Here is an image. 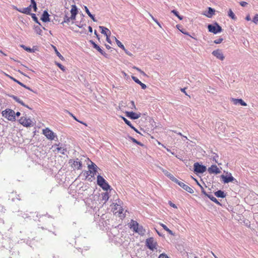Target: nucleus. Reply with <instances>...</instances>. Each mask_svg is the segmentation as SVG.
I'll return each mask as SVG.
<instances>
[{"instance_id": "f257e3e1", "label": "nucleus", "mask_w": 258, "mask_h": 258, "mask_svg": "<svg viewBox=\"0 0 258 258\" xmlns=\"http://www.w3.org/2000/svg\"><path fill=\"white\" fill-rule=\"evenodd\" d=\"M3 116L11 121L15 120V112L11 109H7L2 112Z\"/></svg>"}, {"instance_id": "f03ea898", "label": "nucleus", "mask_w": 258, "mask_h": 258, "mask_svg": "<svg viewBox=\"0 0 258 258\" xmlns=\"http://www.w3.org/2000/svg\"><path fill=\"white\" fill-rule=\"evenodd\" d=\"M97 184L105 190H107L110 188V185L104 178L100 175L97 176Z\"/></svg>"}, {"instance_id": "7ed1b4c3", "label": "nucleus", "mask_w": 258, "mask_h": 258, "mask_svg": "<svg viewBox=\"0 0 258 258\" xmlns=\"http://www.w3.org/2000/svg\"><path fill=\"white\" fill-rule=\"evenodd\" d=\"M209 31L214 34H217L221 32L222 31V29L217 23L214 25L209 24L208 26Z\"/></svg>"}, {"instance_id": "20e7f679", "label": "nucleus", "mask_w": 258, "mask_h": 258, "mask_svg": "<svg viewBox=\"0 0 258 258\" xmlns=\"http://www.w3.org/2000/svg\"><path fill=\"white\" fill-rule=\"evenodd\" d=\"M20 123L24 126L30 127L34 125V123L32 120L28 118L22 117L19 120Z\"/></svg>"}, {"instance_id": "39448f33", "label": "nucleus", "mask_w": 258, "mask_h": 258, "mask_svg": "<svg viewBox=\"0 0 258 258\" xmlns=\"http://www.w3.org/2000/svg\"><path fill=\"white\" fill-rule=\"evenodd\" d=\"M146 246L151 250H154L156 249L157 242L155 241L153 237L147 239L146 241Z\"/></svg>"}, {"instance_id": "423d86ee", "label": "nucleus", "mask_w": 258, "mask_h": 258, "mask_svg": "<svg viewBox=\"0 0 258 258\" xmlns=\"http://www.w3.org/2000/svg\"><path fill=\"white\" fill-rule=\"evenodd\" d=\"M43 135L49 140H53L56 137L54 133L48 128L43 130Z\"/></svg>"}, {"instance_id": "0eeeda50", "label": "nucleus", "mask_w": 258, "mask_h": 258, "mask_svg": "<svg viewBox=\"0 0 258 258\" xmlns=\"http://www.w3.org/2000/svg\"><path fill=\"white\" fill-rule=\"evenodd\" d=\"M194 171L196 173H203L206 171V167L196 162L194 165Z\"/></svg>"}, {"instance_id": "6e6552de", "label": "nucleus", "mask_w": 258, "mask_h": 258, "mask_svg": "<svg viewBox=\"0 0 258 258\" xmlns=\"http://www.w3.org/2000/svg\"><path fill=\"white\" fill-rule=\"evenodd\" d=\"M174 182L178 184L180 187H181L183 189H184L185 190L188 192L189 193H194V190L190 187L184 184L183 182L179 181L176 178V180H174Z\"/></svg>"}, {"instance_id": "1a4fd4ad", "label": "nucleus", "mask_w": 258, "mask_h": 258, "mask_svg": "<svg viewBox=\"0 0 258 258\" xmlns=\"http://www.w3.org/2000/svg\"><path fill=\"white\" fill-rule=\"evenodd\" d=\"M212 53L217 58H218L221 60H223L225 58V56H224L222 50L220 49H218L215 50L212 52Z\"/></svg>"}, {"instance_id": "9d476101", "label": "nucleus", "mask_w": 258, "mask_h": 258, "mask_svg": "<svg viewBox=\"0 0 258 258\" xmlns=\"http://www.w3.org/2000/svg\"><path fill=\"white\" fill-rule=\"evenodd\" d=\"M91 163L90 165H88V168L90 171V174L91 176H94V175L96 174L97 172L98 167L95 164H94L92 162H91Z\"/></svg>"}, {"instance_id": "9b49d317", "label": "nucleus", "mask_w": 258, "mask_h": 258, "mask_svg": "<svg viewBox=\"0 0 258 258\" xmlns=\"http://www.w3.org/2000/svg\"><path fill=\"white\" fill-rule=\"evenodd\" d=\"M208 171L210 174H218L221 172L219 168L215 165H213L208 169Z\"/></svg>"}, {"instance_id": "f8f14e48", "label": "nucleus", "mask_w": 258, "mask_h": 258, "mask_svg": "<svg viewBox=\"0 0 258 258\" xmlns=\"http://www.w3.org/2000/svg\"><path fill=\"white\" fill-rule=\"evenodd\" d=\"M126 115L127 117H129L132 119H136L140 117L141 114V113H137L134 112L126 111Z\"/></svg>"}, {"instance_id": "ddd939ff", "label": "nucleus", "mask_w": 258, "mask_h": 258, "mask_svg": "<svg viewBox=\"0 0 258 258\" xmlns=\"http://www.w3.org/2000/svg\"><path fill=\"white\" fill-rule=\"evenodd\" d=\"M221 178L223 179L224 183H229L230 182L236 181V179L230 174L229 176L222 175Z\"/></svg>"}, {"instance_id": "4468645a", "label": "nucleus", "mask_w": 258, "mask_h": 258, "mask_svg": "<svg viewBox=\"0 0 258 258\" xmlns=\"http://www.w3.org/2000/svg\"><path fill=\"white\" fill-rule=\"evenodd\" d=\"M90 42L93 45V47L97 50L102 55L105 56L106 57H107V54L104 52V51L99 47V46L96 44L92 40H90Z\"/></svg>"}, {"instance_id": "2eb2a0df", "label": "nucleus", "mask_w": 258, "mask_h": 258, "mask_svg": "<svg viewBox=\"0 0 258 258\" xmlns=\"http://www.w3.org/2000/svg\"><path fill=\"white\" fill-rule=\"evenodd\" d=\"M71 13V16L70 17V18L71 19V20L74 21L76 19V17L78 13L77 8L75 5H73L72 6Z\"/></svg>"}, {"instance_id": "dca6fc26", "label": "nucleus", "mask_w": 258, "mask_h": 258, "mask_svg": "<svg viewBox=\"0 0 258 258\" xmlns=\"http://www.w3.org/2000/svg\"><path fill=\"white\" fill-rule=\"evenodd\" d=\"M14 9L18 11V12L27 14V15H31V11H30V8H25L22 9L18 8L17 7L14 6Z\"/></svg>"}, {"instance_id": "f3484780", "label": "nucleus", "mask_w": 258, "mask_h": 258, "mask_svg": "<svg viewBox=\"0 0 258 258\" xmlns=\"http://www.w3.org/2000/svg\"><path fill=\"white\" fill-rule=\"evenodd\" d=\"M159 168L164 173V174L169 178H170L172 181H174V180H176V178L174 177V176L169 173L168 171L164 169L161 167H159Z\"/></svg>"}, {"instance_id": "a211bd4d", "label": "nucleus", "mask_w": 258, "mask_h": 258, "mask_svg": "<svg viewBox=\"0 0 258 258\" xmlns=\"http://www.w3.org/2000/svg\"><path fill=\"white\" fill-rule=\"evenodd\" d=\"M99 28L101 30L102 34L105 35L106 36H110L111 32L108 29L103 26H99Z\"/></svg>"}, {"instance_id": "6ab92c4d", "label": "nucleus", "mask_w": 258, "mask_h": 258, "mask_svg": "<svg viewBox=\"0 0 258 258\" xmlns=\"http://www.w3.org/2000/svg\"><path fill=\"white\" fill-rule=\"evenodd\" d=\"M114 209L117 210V212L115 213H118V215L121 217L122 216L121 214L123 213V209L118 204H115L114 205Z\"/></svg>"}, {"instance_id": "aec40b11", "label": "nucleus", "mask_w": 258, "mask_h": 258, "mask_svg": "<svg viewBox=\"0 0 258 258\" xmlns=\"http://www.w3.org/2000/svg\"><path fill=\"white\" fill-rule=\"evenodd\" d=\"M232 101L233 102V103L235 105L237 104H240L242 106H246L247 104L243 101L241 99H235L232 98Z\"/></svg>"}, {"instance_id": "412c9836", "label": "nucleus", "mask_w": 258, "mask_h": 258, "mask_svg": "<svg viewBox=\"0 0 258 258\" xmlns=\"http://www.w3.org/2000/svg\"><path fill=\"white\" fill-rule=\"evenodd\" d=\"M49 17V15L48 12L45 11L42 14L41 20L44 22H49L50 21Z\"/></svg>"}, {"instance_id": "4be33fe9", "label": "nucleus", "mask_w": 258, "mask_h": 258, "mask_svg": "<svg viewBox=\"0 0 258 258\" xmlns=\"http://www.w3.org/2000/svg\"><path fill=\"white\" fill-rule=\"evenodd\" d=\"M215 10L211 7L208 8V11L207 13H204L203 15H205L208 18H211L215 14Z\"/></svg>"}, {"instance_id": "5701e85b", "label": "nucleus", "mask_w": 258, "mask_h": 258, "mask_svg": "<svg viewBox=\"0 0 258 258\" xmlns=\"http://www.w3.org/2000/svg\"><path fill=\"white\" fill-rule=\"evenodd\" d=\"M132 79L137 84H139L143 89H145L147 88L146 85L142 83L137 78L134 76H132Z\"/></svg>"}, {"instance_id": "b1692460", "label": "nucleus", "mask_w": 258, "mask_h": 258, "mask_svg": "<svg viewBox=\"0 0 258 258\" xmlns=\"http://www.w3.org/2000/svg\"><path fill=\"white\" fill-rule=\"evenodd\" d=\"M215 195L218 198H224L226 197V194L224 191L219 190L215 192Z\"/></svg>"}, {"instance_id": "393cba45", "label": "nucleus", "mask_w": 258, "mask_h": 258, "mask_svg": "<svg viewBox=\"0 0 258 258\" xmlns=\"http://www.w3.org/2000/svg\"><path fill=\"white\" fill-rule=\"evenodd\" d=\"M73 165L74 167L77 169H80L82 167V163L78 159L76 161H74Z\"/></svg>"}, {"instance_id": "a878e982", "label": "nucleus", "mask_w": 258, "mask_h": 258, "mask_svg": "<svg viewBox=\"0 0 258 258\" xmlns=\"http://www.w3.org/2000/svg\"><path fill=\"white\" fill-rule=\"evenodd\" d=\"M102 200L104 201V203H105L109 199V196L107 192H103L101 194Z\"/></svg>"}, {"instance_id": "bb28decb", "label": "nucleus", "mask_w": 258, "mask_h": 258, "mask_svg": "<svg viewBox=\"0 0 258 258\" xmlns=\"http://www.w3.org/2000/svg\"><path fill=\"white\" fill-rule=\"evenodd\" d=\"M11 79H12L14 81L17 82L18 84H19L20 85H21V86L25 88L26 89H28V90H29L30 91H32L29 87H27V86H26L25 85H24V84H23L22 83L20 82V81L17 80L16 79H15V78H13V77H10Z\"/></svg>"}, {"instance_id": "cd10ccee", "label": "nucleus", "mask_w": 258, "mask_h": 258, "mask_svg": "<svg viewBox=\"0 0 258 258\" xmlns=\"http://www.w3.org/2000/svg\"><path fill=\"white\" fill-rule=\"evenodd\" d=\"M145 230L141 226H139L138 229L136 231V232L142 235L145 234Z\"/></svg>"}, {"instance_id": "c85d7f7f", "label": "nucleus", "mask_w": 258, "mask_h": 258, "mask_svg": "<svg viewBox=\"0 0 258 258\" xmlns=\"http://www.w3.org/2000/svg\"><path fill=\"white\" fill-rule=\"evenodd\" d=\"M207 197H208L211 201L216 203L217 204L221 205V204L218 202L216 198L214 197L212 195H209Z\"/></svg>"}, {"instance_id": "c756f323", "label": "nucleus", "mask_w": 258, "mask_h": 258, "mask_svg": "<svg viewBox=\"0 0 258 258\" xmlns=\"http://www.w3.org/2000/svg\"><path fill=\"white\" fill-rule=\"evenodd\" d=\"M228 16L233 20H236V19L235 15L231 9L228 12Z\"/></svg>"}, {"instance_id": "7c9ffc66", "label": "nucleus", "mask_w": 258, "mask_h": 258, "mask_svg": "<svg viewBox=\"0 0 258 258\" xmlns=\"http://www.w3.org/2000/svg\"><path fill=\"white\" fill-rule=\"evenodd\" d=\"M218 157V154L215 153H212L211 156V159L216 163H218L217 159Z\"/></svg>"}, {"instance_id": "2f4dec72", "label": "nucleus", "mask_w": 258, "mask_h": 258, "mask_svg": "<svg viewBox=\"0 0 258 258\" xmlns=\"http://www.w3.org/2000/svg\"><path fill=\"white\" fill-rule=\"evenodd\" d=\"M139 227V226L138 223L136 221H133V224L132 225V228H133V229L135 232L138 229Z\"/></svg>"}, {"instance_id": "473e14b6", "label": "nucleus", "mask_w": 258, "mask_h": 258, "mask_svg": "<svg viewBox=\"0 0 258 258\" xmlns=\"http://www.w3.org/2000/svg\"><path fill=\"white\" fill-rule=\"evenodd\" d=\"M115 41L116 42V44L117 45H118V47H119L120 48H122V49H124V45L121 43V42L119 41L118 39H117L115 37Z\"/></svg>"}, {"instance_id": "72a5a7b5", "label": "nucleus", "mask_w": 258, "mask_h": 258, "mask_svg": "<svg viewBox=\"0 0 258 258\" xmlns=\"http://www.w3.org/2000/svg\"><path fill=\"white\" fill-rule=\"evenodd\" d=\"M57 150L58 152H60L61 154H64L65 152L67 151L66 149H64L62 147H58L57 148Z\"/></svg>"}, {"instance_id": "f704fd0d", "label": "nucleus", "mask_w": 258, "mask_h": 258, "mask_svg": "<svg viewBox=\"0 0 258 258\" xmlns=\"http://www.w3.org/2000/svg\"><path fill=\"white\" fill-rule=\"evenodd\" d=\"M55 52L57 55V56L61 60H64V57L62 56V55L57 51L56 48L55 47H54Z\"/></svg>"}, {"instance_id": "c9c22d12", "label": "nucleus", "mask_w": 258, "mask_h": 258, "mask_svg": "<svg viewBox=\"0 0 258 258\" xmlns=\"http://www.w3.org/2000/svg\"><path fill=\"white\" fill-rule=\"evenodd\" d=\"M71 20V19L70 18V17H69L68 16H67V15H66L64 17L63 22H62V23H68L70 22Z\"/></svg>"}, {"instance_id": "e433bc0d", "label": "nucleus", "mask_w": 258, "mask_h": 258, "mask_svg": "<svg viewBox=\"0 0 258 258\" xmlns=\"http://www.w3.org/2000/svg\"><path fill=\"white\" fill-rule=\"evenodd\" d=\"M122 119L126 124H127L131 128H134V126L132 125V124H131V122L129 120H128L126 118H125L124 117H122Z\"/></svg>"}, {"instance_id": "4c0bfd02", "label": "nucleus", "mask_w": 258, "mask_h": 258, "mask_svg": "<svg viewBox=\"0 0 258 258\" xmlns=\"http://www.w3.org/2000/svg\"><path fill=\"white\" fill-rule=\"evenodd\" d=\"M171 13L174 14L176 16H177L180 20H182L183 17L178 15V13L175 10H172Z\"/></svg>"}, {"instance_id": "58836bf2", "label": "nucleus", "mask_w": 258, "mask_h": 258, "mask_svg": "<svg viewBox=\"0 0 258 258\" xmlns=\"http://www.w3.org/2000/svg\"><path fill=\"white\" fill-rule=\"evenodd\" d=\"M32 18V19H33V20L37 23L39 24V25H40V23L38 21V20L37 19V18L36 17V15L35 14H31L30 15Z\"/></svg>"}, {"instance_id": "ea45409f", "label": "nucleus", "mask_w": 258, "mask_h": 258, "mask_svg": "<svg viewBox=\"0 0 258 258\" xmlns=\"http://www.w3.org/2000/svg\"><path fill=\"white\" fill-rule=\"evenodd\" d=\"M129 138H130V139L131 140H132L134 143H136V144H138V145H140V146H143V144H142L141 143H140V142H138L137 140H136L135 139H134V138H133V137H129Z\"/></svg>"}, {"instance_id": "a19ab883", "label": "nucleus", "mask_w": 258, "mask_h": 258, "mask_svg": "<svg viewBox=\"0 0 258 258\" xmlns=\"http://www.w3.org/2000/svg\"><path fill=\"white\" fill-rule=\"evenodd\" d=\"M197 183L198 184V185H199V186L201 187V190H202V192L206 196L208 197V196L209 195V194H208L204 190V187L201 185L198 182H197Z\"/></svg>"}, {"instance_id": "79ce46f5", "label": "nucleus", "mask_w": 258, "mask_h": 258, "mask_svg": "<svg viewBox=\"0 0 258 258\" xmlns=\"http://www.w3.org/2000/svg\"><path fill=\"white\" fill-rule=\"evenodd\" d=\"M11 97L14 100H15L16 102H17L18 103H20V101H21V100L20 99H19V98H18L17 96H14V95H11Z\"/></svg>"}, {"instance_id": "37998d69", "label": "nucleus", "mask_w": 258, "mask_h": 258, "mask_svg": "<svg viewBox=\"0 0 258 258\" xmlns=\"http://www.w3.org/2000/svg\"><path fill=\"white\" fill-rule=\"evenodd\" d=\"M223 40V38H219L218 39L215 40L214 42L216 44H220L222 42Z\"/></svg>"}, {"instance_id": "c03bdc74", "label": "nucleus", "mask_w": 258, "mask_h": 258, "mask_svg": "<svg viewBox=\"0 0 258 258\" xmlns=\"http://www.w3.org/2000/svg\"><path fill=\"white\" fill-rule=\"evenodd\" d=\"M21 47H22L25 50H26V51L29 52H32V49L29 47H27L26 46H25V45H22Z\"/></svg>"}, {"instance_id": "a18cd8bd", "label": "nucleus", "mask_w": 258, "mask_h": 258, "mask_svg": "<svg viewBox=\"0 0 258 258\" xmlns=\"http://www.w3.org/2000/svg\"><path fill=\"white\" fill-rule=\"evenodd\" d=\"M252 21L255 24H256L258 22V14H256L253 18Z\"/></svg>"}, {"instance_id": "49530a36", "label": "nucleus", "mask_w": 258, "mask_h": 258, "mask_svg": "<svg viewBox=\"0 0 258 258\" xmlns=\"http://www.w3.org/2000/svg\"><path fill=\"white\" fill-rule=\"evenodd\" d=\"M57 66L63 71H65V67L59 63H56Z\"/></svg>"}, {"instance_id": "de8ad7c7", "label": "nucleus", "mask_w": 258, "mask_h": 258, "mask_svg": "<svg viewBox=\"0 0 258 258\" xmlns=\"http://www.w3.org/2000/svg\"><path fill=\"white\" fill-rule=\"evenodd\" d=\"M70 115L73 117V118L75 120H76V121H78V122H80V123H82V124H84V125H87V124H86V123H84V122H81V121H79V120L77 119V118L76 117V116H75L73 114H72V113H70Z\"/></svg>"}, {"instance_id": "09e8293b", "label": "nucleus", "mask_w": 258, "mask_h": 258, "mask_svg": "<svg viewBox=\"0 0 258 258\" xmlns=\"http://www.w3.org/2000/svg\"><path fill=\"white\" fill-rule=\"evenodd\" d=\"M152 17V19L154 20V21L160 27H161V26L159 22L157 21V19H155L152 15H150Z\"/></svg>"}, {"instance_id": "8fccbe9b", "label": "nucleus", "mask_w": 258, "mask_h": 258, "mask_svg": "<svg viewBox=\"0 0 258 258\" xmlns=\"http://www.w3.org/2000/svg\"><path fill=\"white\" fill-rule=\"evenodd\" d=\"M131 105L130 106V107L131 109H136V106H135V103H134V102L133 101H132L131 102Z\"/></svg>"}, {"instance_id": "3c124183", "label": "nucleus", "mask_w": 258, "mask_h": 258, "mask_svg": "<svg viewBox=\"0 0 258 258\" xmlns=\"http://www.w3.org/2000/svg\"><path fill=\"white\" fill-rule=\"evenodd\" d=\"M159 258H169L166 254L162 253L159 256Z\"/></svg>"}, {"instance_id": "603ef678", "label": "nucleus", "mask_w": 258, "mask_h": 258, "mask_svg": "<svg viewBox=\"0 0 258 258\" xmlns=\"http://www.w3.org/2000/svg\"><path fill=\"white\" fill-rule=\"evenodd\" d=\"M123 50L124 51V52H125V53H126L127 55H129V56H131L133 55L132 53H131L130 52H129V51H128L127 49H126L125 48H124V49H123Z\"/></svg>"}, {"instance_id": "864d4df0", "label": "nucleus", "mask_w": 258, "mask_h": 258, "mask_svg": "<svg viewBox=\"0 0 258 258\" xmlns=\"http://www.w3.org/2000/svg\"><path fill=\"white\" fill-rule=\"evenodd\" d=\"M88 16L92 19V20L94 21V22H96L97 20H96V19L95 18L94 16L91 14H90V15H88Z\"/></svg>"}, {"instance_id": "5fc2aeb1", "label": "nucleus", "mask_w": 258, "mask_h": 258, "mask_svg": "<svg viewBox=\"0 0 258 258\" xmlns=\"http://www.w3.org/2000/svg\"><path fill=\"white\" fill-rule=\"evenodd\" d=\"M169 204L171 207L174 208H177L176 206L174 204L172 203L171 202L169 201Z\"/></svg>"}, {"instance_id": "6e6d98bb", "label": "nucleus", "mask_w": 258, "mask_h": 258, "mask_svg": "<svg viewBox=\"0 0 258 258\" xmlns=\"http://www.w3.org/2000/svg\"><path fill=\"white\" fill-rule=\"evenodd\" d=\"M84 9H85V12L88 14V15H90V14H91L89 9H88V8L86 6H84Z\"/></svg>"}, {"instance_id": "4d7b16f0", "label": "nucleus", "mask_w": 258, "mask_h": 258, "mask_svg": "<svg viewBox=\"0 0 258 258\" xmlns=\"http://www.w3.org/2000/svg\"><path fill=\"white\" fill-rule=\"evenodd\" d=\"M19 103H20V104H21L22 105H23V106H25V107H27V108H29V109H31V108H30V107H29V106H28V105H26V104L23 102V101L22 100H21Z\"/></svg>"}, {"instance_id": "13d9d810", "label": "nucleus", "mask_w": 258, "mask_h": 258, "mask_svg": "<svg viewBox=\"0 0 258 258\" xmlns=\"http://www.w3.org/2000/svg\"><path fill=\"white\" fill-rule=\"evenodd\" d=\"M247 4V3L245 2H241L240 3V5L242 7H245Z\"/></svg>"}, {"instance_id": "bf43d9fd", "label": "nucleus", "mask_w": 258, "mask_h": 258, "mask_svg": "<svg viewBox=\"0 0 258 258\" xmlns=\"http://www.w3.org/2000/svg\"><path fill=\"white\" fill-rule=\"evenodd\" d=\"M160 225L162 227V228L165 230H166L168 227L165 225H164V224L163 223H160Z\"/></svg>"}, {"instance_id": "052dcab7", "label": "nucleus", "mask_w": 258, "mask_h": 258, "mask_svg": "<svg viewBox=\"0 0 258 258\" xmlns=\"http://www.w3.org/2000/svg\"><path fill=\"white\" fill-rule=\"evenodd\" d=\"M32 8H33V10H34V12H36L37 11V5H36V4H34L33 5H32Z\"/></svg>"}, {"instance_id": "680f3d73", "label": "nucleus", "mask_w": 258, "mask_h": 258, "mask_svg": "<svg viewBox=\"0 0 258 258\" xmlns=\"http://www.w3.org/2000/svg\"><path fill=\"white\" fill-rule=\"evenodd\" d=\"M166 231L168 232L169 234L171 235H173L172 231L171 230H170L168 228L166 230Z\"/></svg>"}, {"instance_id": "e2e57ef3", "label": "nucleus", "mask_w": 258, "mask_h": 258, "mask_svg": "<svg viewBox=\"0 0 258 258\" xmlns=\"http://www.w3.org/2000/svg\"><path fill=\"white\" fill-rule=\"evenodd\" d=\"M166 231L168 232L169 234L171 235H173L172 231L171 230H170L168 228L166 230Z\"/></svg>"}, {"instance_id": "0e129e2a", "label": "nucleus", "mask_w": 258, "mask_h": 258, "mask_svg": "<svg viewBox=\"0 0 258 258\" xmlns=\"http://www.w3.org/2000/svg\"><path fill=\"white\" fill-rule=\"evenodd\" d=\"M245 19H246L247 21H250V20H251V18H250V15H248L246 17Z\"/></svg>"}, {"instance_id": "69168bd1", "label": "nucleus", "mask_w": 258, "mask_h": 258, "mask_svg": "<svg viewBox=\"0 0 258 258\" xmlns=\"http://www.w3.org/2000/svg\"><path fill=\"white\" fill-rule=\"evenodd\" d=\"M133 69H135V70H137V71H138V72H140L142 71L140 69H139V68H137V67H135V66H134V67H133Z\"/></svg>"}, {"instance_id": "338daca9", "label": "nucleus", "mask_w": 258, "mask_h": 258, "mask_svg": "<svg viewBox=\"0 0 258 258\" xmlns=\"http://www.w3.org/2000/svg\"><path fill=\"white\" fill-rule=\"evenodd\" d=\"M106 41L109 43H111V40L109 38V36H106Z\"/></svg>"}, {"instance_id": "774afa93", "label": "nucleus", "mask_w": 258, "mask_h": 258, "mask_svg": "<svg viewBox=\"0 0 258 258\" xmlns=\"http://www.w3.org/2000/svg\"><path fill=\"white\" fill-rule=\"evenodd\" d=\"M181 92H183L184 93H185V94L186 95H187V94H186V92H185V88H182V89H181Z\"/></svg>"}]
</instances>
